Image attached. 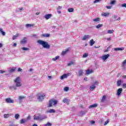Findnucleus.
I'll use <instances>...</instances> for the list:
<instances>
[{
    "label": "nucleus",
    "instance_id": "nucleus-28",
    "mask_svg": "<svg viewBox=\"0 0 126 126\" xmlns=\"http://www.w3.org/2000/svg\"><path fill=\"white\" fill-rule=\"evenodd\" d=\"M19 36V33H17L16 35H15L13 36L12 39L15 40L16 39H17V37Z\"/></svg>",
    "mask_w": 126,
    "mask_h": 126
},
{
    "label": "nucleus",
    "instance_id": "nucleus-35",
    "mask_svg": "<svg viewBox=\"0 0 126 126\" xmlns=\"http://www.w3.org/2000/svg\"><path fill=\"white\" fill-rule=\"evenodd\" d=\"M9 89H13V90H16V87L14 86H11L9 87Z\"/></svg>",
    "mask_w": 126,
    "mask_h": 126
},
{
    "label": "nucleus",
    "instance_id": "nucleus-3",
    "mask_svg": "<svg viewBox=\"0 0 126 126\" xmlns=\"http://www.w3.org/2000/svg\"><path fill=\"white\" fill-rule=\"evenodd\" d=\"M14 82L16 87H20L22 84L21 83V80L19 77H17L14 80Z\"/></svg>",
    "mask_w": 126,
    "mask_h": 126
},
{
    "label": "nucleus",
    "instance_id": "nucleus-58",
    "mask_svg": "<svg viewBox=\"0 0 126 126\" xmlns=\"http://www.w3.org/2000/svg\"><path fill=\"white\" fill-rule=\"evenodd\" d=\"M106 34V32L105 31H103L101 32V35H105Z\"/></svg>",
    "mask_w": 126,
    "mask_h": 126
},
{
    "label": "nucleus",
    "instance_id": "nucleus-53",
    "mask_svg": "<svg viewBox=\"0 0 126 126\" xmlns=\"http://www.w3.org/2000/svg\"><path fill=\"white\" fill-rule=\"evenodd\" d=\"M31 119V116L29 115L28 117L27 118V120L28 121H29V120H30Z\"/></svg>",
    "mask_w": 126,
    "mask_h": 126
},
{
    "label": "nucleus",
    "instance_id": "nucleus-57",
    "mask_svg": "<svg viewBox=\"0 0 126 126\" xmlns=\"http://www.w3.org/2000/svg\"><path fill=\"white\" fill-rule=\"evenodd\" d=\"M5 72V71H3L2 70H0V73H4Z\"/></svg>",
    "mask_w": 126,
    "mask_h": 126
},
{
    "label": "nucleus",
    "instance_id": "nucleus-56",
    "mask_svg": "<svg viewBox=\"0 0 126 126\" xmlns=\"http://www.w3.org/2000/svg\"><path fill=\"white\" fill-rule=\"evenodd\" d=\"M122 86L123 88H126V84H123Z\"/></svg>",
    "mask_w": 126,
    "mask_h": 126
},
{
    "label": "nucleus",
    "instance_id": "nucleus-54",
    "mask_svg": "<svg viewBox=\"0 0 126 126\" xmlns=\"http://www.w3.org/2000/svg\"><path fill=\"white\" fill-rule=\"evenodd\" d=\"M106 8H107V9H111L112 6H106Z\"/></svg>",
    "mask_w": 126,
    "mask_h": 126
},
{
    "label": "nucleus",
    "instance_id": "nucleus-30",
    "mask_svg": "<svg viewBox=\"0 0 126 126\" xmlns=\"http://www.w3.org/2000/svg\"><path fill=\"white\" fill-rule=\"evenodd\" d=\"M0 32L3 36H5V32H3L2 29H0Z\"/></svg>",
    "mask_w": 126,
    "mask_h": 126
},
{
    "label": "nucleus",
    "instance_id": "nucleus-55",
    "mask_svg": "<svg viewBox=\"0 0 126 126\" xmlns=\"http://www.w3.org/2000/svg\"><path fill=\"white\" fill-rule=\"evenodd\" d=\"M63 7H62V6H58V7L57 8V10H59V9H62Z\"/></svg>",
    "mask_w": 126,
    "mask_h": 126
},
{
    "label": "nucleus",
    "instance_id": "nucleus-40",
    "mask_svg": "<svg viewBox=\"0 0 126 126\" xmlns=\"http://www.w3.org/2000/svg\"><path fill=\"white\" fill-rule=\"evenodd\" d=\"M33 26V25L32 24H27L26 25V27L27 28H30L31 27H32Z\"/></svg>",
    "mask_w": 126,
    "mask_h": 126
},
{
    "label": "nucleus",
    "instance_id": "nucleus-17",
    "mask_svg": "<svg viewBox=\"0 0 126 126\" xmlns=\"http://www.w3.org/2000/svg\"><path fill=\"white\" fill-rule=\"evenodd\" d=\"M24 99H25V96H20L18 97V100L20 102H22V100H24Z\"/></svg>",
    "mask_w": 126,
    "mask_h": 126
},
{
    "label": "nucleus",
    "instance_id": "nucleus-37",
    "mask_svg": "<svg viewBox=\"0 0 126 126\" xmlns=\"http://www.w3.org/2000/svg\"><path fill=\"white\" fill-rule=\"evenodd\" d=\"M126 60H124L122 63V66H123V67H125V66H126Z\"/></svg>",
    "mask_w": 126,
    "mask_h": 126
},
{
    "label": "nucleus",
    "instance_id": "nucleus-18",
    "mask_svg": "<svg viewBox=\"0 0 126 126\" xmlns=\"http://www.w3.org/2000/svg\"><path fill=\"white\" fill-rule=\"evenodd\" d=\"M42 37L49 38L50 37V34L48 33H43L41 34Z\"/></svg>",
    "mask_w": 126,
    "mask_h": 126
},
{
    "label": "nucleus",
    "instance_id": "nucleus-59",
    "mask_svg": "<svg viewBox=\"0 0 126 126\" xmlns=\"http://www.w3.org/2000/svg\"><path fill=\"white\" fill-rule=\"evenodd\" d=\"M16 46H17V44L16 43H14L13 44V47H16Z\"/></svg>",
    "mask_w": 126,
    "mask_h": 126
},
{
    "label": "nucleus",
    "instance_id": "nucleus-11",
    "mask_svg": "<svg viewBox=\"0 0 126 126\" xmlns=\"http://www.w3.org/2000/svg\"><path fill=\"white\" fill-rule=\"evenodd\" d=\"M123 93V89L122 88H119L117 90V95L118 96H121V94Z\"/></svg>",
    "mask_w": 126,
    "mask_h": 126
},
{
    "label": "nucleus",
    "instance_id": "nucleus-49",
    "mask_svg": "<svg viewBox=\"0 0 126 126\" xmlns=\"http://www.w3.org/2000/svg\"><path fill=\"white\" fill-rule=\"evenodd\" d=\"M73 63H74L73 62H70L69 63H68V64H67V65H68V66H70V65L73 64Z\"/></svg>",
    "mask_w": 126,
    "mask_h": 126
},
{
    "label": "nucleus",
    "instance_id": "nucleus-45",
    "mask_svg": "<svg viewBox=\"0 0 126 126\" xmlns=\"http://www.w3.org/2000/svg\"><path fill=\"white\" fill-rule=\"evenodd\" d=\"M102 0H95L94 1V3H97L98 2H100V1H101Z\"/></svg>",
    "mask_w": 126,
    "mask_h": 126
},
{
    "label": "nucleus",
    "instance_id": "nucleus-31",
    "mask_svg": "<svg viewBox=\"0 0 126 126\" xmlns=\"http://www.w3.org/2000/svg\"><path fill=\"white\" fill-rule=\"evenodd\" d=\"M95 27L97 29H99V28L103 27V24H98V25H96Z\"/></svg>",
    "mask_w": 126,
    "mask_h": 126
},
{
    "label": "nucleus",
    "instance_id": "nucleus-50",
    "mask_svg": "<svg viewBox=\"0 0 126 126\" xmlns=\"http://www.w3.org/2000/svg\"><path fill=\"white\" fill-rule=\"evenodd\" d=\"M122 7H126V3H123L121 5Z\"/></svg>",
    "mask_w": 126,
    "mask_h": 126
},
{
    "label": "nucleus",
    "instance_id": "nucleus-16",
    "mask_svg": "<svg viewBox=\"0 0 126 126\" xmlns=\"http://www.w3.org/2000/svg\"><path fill=\"white\" fill-rule=\"evenodd\" d=\"M11 116H12V114H4L3 117L4 119H8V118L10 117Z\"/></svg>",
    "mask_w": 126,
    "mask_h": 126
},
{
    "label": "nucleus",
    "instance_id": "nucleus-1",
    "mask_svg": "<svg viewBox=\"0 0 126 126\" xmlns=\"http://www.w3.org/2000/svg\"><path fill=\"white\" fill-rule=\"evenodd\" d=\"M37 43L39 45H41V46H42V47H43V48H44V49H47V50H49V49H50V48H51V45H50V44H49V43H48L47 42H46L44 40H38L37 41Z\"/></svg>",
    "mask_w": 126,
    "mask_h": 126
},
{
    "label": "nucleus",
    "instance_id": "nucleus-6",
    "mask_svg": "<svg viewBox=\"0 0 126 126\" xmlns=\"http://www.w3.org/2000/svg\"><path fill=\"white\" fill-rule=\"evenodd\" d=\"M109 57L110 55L107 54L101 56L100 58L102 61H103L104 62H106V61L109 58Z\"/></svg>",
    "mask_w": 126,
    "mask_h": 126
},
{
    "label": "nucleus",
    "instance_id": "nucleus-61",
    "mask_svg": "<svg viewBox=\"0 0 126 126\" xmlns=\"http://www.w3.org/2000/svg\"><path fill=\"white\" fill-rule=\"evenodd\" d=\"M117 17H118V16L117 15H114L113 16V18L114 19H116V18H117Z\"/></svg>",
    "mask_w": 126,
    "mask_h": 126
},
{
    "label": "nucleus",
    "instance_id": "nucleus-48",
    "mask_svg": "<svg viewBox=\"0 0 126 126\" xmlns=\"http://www.w3.org/2000/svg\"><path fill=\"white\" fill-rule=\"evenodd\" d=\"M52 126V124L48 122L47 124L44 125V126Z\"/></svg>",
    "mask_w": 126,
    "mask_h": 126
},
{
    "label": "nucleus",
    "instance_id": "nucleus-46",
    "mask_svg": "<svg viewBox=\"0 0 126 126\" xmlns=\"http://www.w3.org/2000/svg\"><path fill=\"white\" fill-rule=\"evenodd\" d=\"M116 3V0H113L111 1L110 4L113 5Z\"/></svg>",
    "mask_w": 126,
    "mask_h": 126
},
{
    "label": "nucleus",
    "instance_id": "nucleus-12",
    "mask_svg": "<svg viewBox=\"0 0 126 126\" xmlns=\"http://www.w3.org/2000/svg\"><path fill=\"white\" fill-rule=\"evenodd\" d=\"M16 67H10L9 68L8 71L9 72H14L16 70Z\"/></svg>",
    "mask_w": 126,
    "mask_h": 126
},
{
    "label": "nucleus",
    "instance_id": "nucleus-33",
    "mask_svg": "<svg viewBox=\"0 0 126 126\" xmlns=\"http://www.w3.org/2000/svg\"><path fill=\"white\" fill-rule=\"evenodd\" d=\"M19 117H20V115L18 114H16L15 115V119L16 120H18V119H19Z\"/></svg>",
    "mask_w": 126,
    "mask_h": 126
},
{
    "label": "nucleus",
    "instance_id": "nucleus-9",
    "mask_svg": "<svg viewBox=\"0 0 126 126\" xmlns=\"http://www.w3.org/2000/svg\"><path fill=\"white\" fill-rule=\"evenodd\" d=\"M90 38H91V36L90 35H85L82 38V40H83V41H85L86 40H88Z\"/></svg>",
    "mask_w": 126,
    "mask_h": 126
},
{
    "label": "nucleus",
    "instance_id": "nucleus-22",
    "mask_svg": "<svg viewBox=\"0 0 126 126\" xmlns=\"http://www.w3.org/2000/svg\"><path fill=\"white\" fill-rule=\"evenodd\" d=\"M92 72H93V70H92L88 69V70H86V74H90L92 73Z\"/></svg>",
    "mask_w": 126,
    "mask_h": 126
},
{
    "label": "nucleus",
    "instance_id": "nucleus-64",
    "mask_svg": "<svg viewBox=\"0 0 126 126\" xmlns=\"http://www.w3.org/2000/svg\"><path fill=\"white\" fill-rule=\"evenodd\" d=\"M122 78H124V79H126V75H124L122 76Z\"/></svg>",
    "mask_w": 126,
    "mask_h": 126
},
{
    "label": "nucleus",
    "instance_id": "nucleus-62",
    "mask_svg": "<svg viewBox=\"0 0 126 126\" xmlns=\"http://www.w3.org/2000/svg\"><path fill=\"white\" fill-rule=\"evenodd\" d=\"M9 126H16V125H15L13 124H11L9 125Z\"/></svg>",
    "mask_w": 126,
    "mask_h": 126
},
{
    "label": "nucleus",
    "instance_id": "nucleus-44",
    "mask_svg": "<svg viewBox=\"0 0 126 126\" xmlns=\"http://www.w3.org/2000/svg\"><path fill=\"white\" fill-rule=\"evenodd\" d=\"M109 122H110V120L108 119L106 121L104 122V126H107V125L109 124Z\"/></svg>",
    "mask_w": 126,
    "mask_h": 126
},
{
    "label": "nucleus",
    "instance_id": "nucleus-19",
    "mask_svg": "<svg viewBox=\"0 0 126 126\" xmlns=\"http://www.w3.org/2000/svg\"><path fill=\"white\" fill-rule=\"evenodd\" d=\"M27 122V120L26 119H22L20 120V123L21 125H22L23 124H25Z\"/></svg>",
    "mask_w": 126,
    "mask_h": 126
},
{
    "label": "nucleus",
    "instance_id": "nucleus-34",
    "mask_svg": "<svg viewBox=\"0 0 126 126\" xmlns=\"http://www.w3.org/2000/svg\"><path fill=\"white\" fill-rule=\"evenodd\" d=\"M63 103H65L66 104H68V99L67 98H65L63 99Z\"/></svg>",
    "mask_w": 126,
    "mask_h": 126
},
{
    "label": "nucleus",
    "instance_id": "nucleus-47",
    "mask_svg": "<svg viewBox=\"0 0 126 126\" xmlns=\"http://www.w3.org/2000/svg\"><path fill=\"white\" fill-rule=\"evenodd\" d=\"M87 57H88V54H87V53H85L83 55V58H87Z\"/></svg>",
    "mask_w": 126,
    "mask_h": 126
},
{
    "label": "nucleus",
    "instance_id": "nucleus-15",
    "mask_svg": "<svg viewBox=\"0 0 126 126\" xmlns=\"http://www.w3.org/2000/svg\"><path fill=\"white\" fill-rule=\"evenodd\" d=\"M46 112L47 113H49V114H52L53 113H56V110H55V109H51L48 110Z\"/></svg>",
    "mask_w": 126,
    "mask_h": 126
},
{
    "label": "nucleus",
    "instance_id": "nucleus-21",
    "mask_svg": "<svg viewBox=\"0 0 126 126\" xmlns=\"http://www.w3.org/2000/svg\"><path fill=\"white\" fill-rule=\"evenodd\" d=\"M51 101L52 102V104L56 106L58 104V100H55V99H52L51 100Z\"/></svg>",
    "mask_w": 126,
    "mask_h": 126
},
{
    "label": "nucleus",
    "instance_id": "nucleus-4",
    "mask_svg": "<svg viewBox=\"0 0 126 126\" xmlns=\"http://www.w3.org/2000/svg\"><path fill=\"white\" fill-rule=\"evenodd\" d=\"M46 96V95L45 94H37V100L39 102L42 101V100H44L45 99V97Z\"/></svg>",
    "mask_w": 126,
    "mask_h": 126
},
{
    "label": "nucleus",
    "instance_id": "nucleus-60",
    "mask_svg": "<svg viewBox=\"0 0 126 126\" xmlns=\"http://www.w3.org/2000/svg\"><path fill=\"white\" fill-rule=\"evenodd\" d=\"M57 12L58 13H59V14H61V13H62V12L61 11V10H57Z\"/></svg>",
    "mask_w": 126,
    "mask_h": 126
},
{
    "label": "nucleus",
    "instance_id": "nucleus-13",
    "mask_svg": "<svg viewBox=\"0 0 126 126\" xmlns=\"http://www.w3.org/2000/svg\"><path fill=\"white\" fill-rule=\"evenodd\" d=\"M124 83V80H119L117 82V86H121L122 85V83Z\"/></svg>",
    "mask_w": 126,
    "mask_h": 126
},
{
    "label": "nucleus",
    "instance_id": "nucleus-41",
    "mask_svg": "<svg viewBox=\"0 0 126 126\" xmlns=\"http://www.w3.org/2000/svg\"><path fill=\"white\" fill-rule=\"evenodd\" d=\"M22 50H23V51H29V50H30V49H29L28 48H26V47H22Z\"/></svg>",
    "mask_w": 126,
    "mask_h": 126
},
{
    "label": "nucleus",
    "instance_id": "nucleus-43",
    "mask_svg": "<svg viewBox=\"0 0 126 126\" xmlns=\"http://www.w3.org/2000/svg\"><path fill=\"white\" fill-rule=\"evenodd\" d=\"M52 105H53V102L52 101V100H51L50 101H49V108H51V107H52Z\"/></svg>",
    "mask_w": 126,
    "mask_h": 126
},
{
    "label": "nucleus",
    "instance_id": "nucleus-36",
    "mask_svg": "<svg viewBox=\"0 0 126 126\" xmlns=\"http://www.w3.org/2000/svg\"><path fill=\"white\" fill-rule=\"evenodd\" d=\"M106 95H103L101 98V102H105L106 100Z\"/></svg>",
    "mask_w": 126,
    "mask_h": 126
},
{
    "label": "nucleus",
    "instance_id": "nucleus-38",
    "mask_svg": "<svg viewBox=\"0 0 126 126\" xmlns=\"http://www.w3.org/2000/svg\"><path fill=\"white\" fill-rule=\"evenodd\" d=\"M68 90H69V87H65L64 88V91H65V92H67V91H68Z\"/></svg>",
    "mask_w": 126,
    "mask_h": 126
},
{
    "label": "nucleus",
    "instance_id": "nucleus-7",
    "mask_svg": "<svg viewBox=\"0 0 126 126\" xmlns=\"http://www.w3.org/2000/svg\"><path fill=\"white\" fill-rule=\"evenodd\" d=\"M69 73L63 74L60 77V79H61V80H63L64 78H67V77L69 76Z\"/></svg>",
    "mask_w": 126,
    "mask_h": 126
},
{
    "label": "nucleus",
    "instance_id": "nucleus-10",
    "mask_svg": "<svg viewBox=\"0 0 126 126\" xmlns=\"http://www.w3.org/2000/svg\"><path fill=\"white\" fill-rule=\"evenodd\" d=\"M53 15L52 14H48L44 16V18L46 19V20H48V19H50L52 17Z\"/></svg>",
    "mask_w": 126,
    "mask_h": 126
},
{
    "label": "nucleus",
    "instance_id": "nucleus-51",
    "mask_svg": "<svg viewBox=\"0 0 126 126\" xmlns=\"http://www.w3.org/2000/svg\"><path fill=\"white\" fill-rule=\"evenodd\" d=\"M110 46H109L107 48V49L106 50H105L104 51V53H106V52H108V51H109V49H110Z\"/></svg>",
    "mask_w": 126,
    "mask_h": 126
},
{
    "label": "nucleus",
    "instance_id": "nucleus-23",
    "mask_svg": "<svg viewBox=\"0 0 126 126\" xmlns=\"http://www.w3.org/2000/svg\"><path fill=\"white\" fill-rule=\"evenodd\" d=\"M27 42V38L25 37L24 39L21 41V44H25Z\"/></svg>",
    "mask_w": 126,
    "mask_h": 126
},
{
    "label": "nucleus",
    "instance_id": "nucleus-25",
    "mask_svg": "<svg viewBox=\"0 0 126 126\" xmlns=\"http://www.w3.org/2000/svg\"><path fill=\"white\" fill-rule=\"evenodd\" d=\"M69 50L68 49H66L65 51H63L62 53V56H64V55H66V54L69 51Z\"/></svg>",
    "mask_w": 126,
    "mask_h": 126
},
{
    "label": "nucleus",
    "instance_id": "nucleus-26",
    "mask_svg": "<svg viewBox=\"0 0 126 126\" xmlns=\"http://www.w3.org/2000/svg\"><path fill=\"white\" fill-rule=\"evenodd\" d=\"M98 106V104L97 103L91 105L89 107V108H96Z\"/></svg>",
    "mask_w": 126,
    "mask_h": 126
},
{
    "label": "nucleus",
    "instance_id": "nucleus-52",
    "mask_svg": "<svg viewBox=\"0 0 126 126\" xmlns=\"http://www.w3.org/2000/svg\"><path fill=\"white\" fill-rule=\"evenodd\" d=\"M18 71L19 72H20V71H22V69H21V68H20V67H18Z\"/></svg>",
    "mask_w": 126,
    "mask_h": 126
},
{
    "label": "nucleus",
    "instance_id": "nucleus-63",
    "mask_svg": "<svg viewBox=\"0 0 126 126\" xmlns=\"http://www.w3.org/2000/svg\"><path fill=\"white\" fill-rule=\"evenodd\" d=\"M91 124H92V125H94V124H95V121H91Z\"/></svg>",
    "mask_w": 126,
    "mask_h": 126
},
{
    "label": "nucleus",
    "instance_id": "nucleus-20",
    "mask_svg": "<svg viewBox=\"0 0 126 126\" xmlns=\"http://www.w3.org/2000/svg\"><path fill=\"white\" fill-rule=\"evenodd\" d=\"M83 75V70H80L78 71V76H82Z\"/></svg>",
    "mask_w": 126,
    "mask_h": 126
},
{
    "label": "nucleus",
    "instance_id": "nucleus-32",
    "mask_svg": "<svg viewBox=\"0 0 126 126\" xmlns=\"http://www.w3.org/2000/svg\"><path fill=\"white\" fill-rule=\"evenodd\" d=\"M115 31L113 30H109L107 31V33L109 34H113Z\"/></svg>",
    "mask_w": 126,
    "mask_h": 126
},
{
    "label": "nucleus",
    "instance_id": "nucleus-2",
    "mask_svg": "<svg viewBox=\"0 0 126 126\" xmlns=\"http://www.w3.org/2000/svg\"><path fill=\"white\" fill-rule=\"evenodd\" d=\"M47 115L39 114H36L33 116V120H35V121H42L47 119Z\"/></svg>",
    "mask_w": 126,
    "mask_h": 126
},
{
    "label": "nucleus",
    "instance_id": "nucleus-8",
    "mask_svg": "<svg viewBox=\"0 0 126 126\" xmlns=\"http://www.w3.org/2000/svg\"><path fill=\"white\" fill-rule=\"evenodd\" d=\"M5 102L9 103H14V101L9 97L5 99Z\"/></svg>",
    "mask_w": 126,
    "mask_h": 126
},
{
    "label": "nucleus",
    "instance_id": "nucleus-42",
    "mask_svg": "<svg viewBox=\"0 0 126 126\" xmlns=\"http://www.w3.org/2000/svg\"><path fill=\"white\" fill-rule=\"evenodd\" d=\"M73 8H69L68 9V12H73Z\"/></svg>",
    "mask_w": 126,
    "mask_h": 126
},
{
    "label": "nucleus",
    "instance_id": "nucleus-29",
    "mask_svg": "<svg viewBox=\"0 0 126 126\" xmlns=\"http://www.w3.org/2000/svg\"><path fill=\"white\" fill-rule=\"evenodd\" d=\"M90 46H93L94 44H95V41H94V40L93 39H91L90 40Z\"/></svg>",
    "mask_w": 126,
    "mask_h": 126
},
{
    "label": "nucleus",
    "instance_id": "nucleus-27",
    "mask_svg": "<svg viewBox=\"0 0 126 126\" xmlns=\"http://www.w3.org/2000/svg\"><path fill=\"white\" fill-rule=\"evenodd\" d=\"M60 59V56H56V57L52 59V61L53 62H56V61H57V60H59Z\"/></svg>",
    "mask_w": 126,
    "mask_h": 126
},
{
    "label": "nucleus",
    "instance_id": "nucleus-14",
    "mask_svg": "<svg viewBox=\"0 0 126 126\" xmlns=\"http://www.w3.org/2000/svg\"><path fill=\"white\" fill-rule=\"evenodd\" d=\"M124 50H125L124 47L114 48V50L116 52H118L119 51H124Z\"/></svg>",
    "mask_w": 126,
    "mask_h": 126
},
{
    "label": "nucleus",
    "instance_id": "nucleus-24",
    "mask_svg": "<svg viewBox=\"0 0 126 126\" xmlns=\"http://www.w3.org/2000/svg\"><path fill=\"white\" fill-rule=\"evenodd\" d=\"M110 13H103L101 14L102 16H104V17H107V16H109Z\"/></svg>",
    "mask_w": 126,
    "mask_h": 126
},
{
    "label": "nucleus",
    "instance_id": "nucleus-5",
    "mask_svg": "<svg viewBox=\"0 0 126 126\" xmlns=\"http://www.w3.org/2000/svg\"><path fill=\"white\" fill-rule=\"evenodd\" d=\"M99 82L98 81H95L90 87V91H93L95 88H96V85H98Z\"/></svg>",
    "mask_w": 126,
    "mask_h": 126
},
{
    "label": "nucleus",
    "instance_id": "nucleus-39",
    "mask_svg": "<svg viewBox=\"0 0 126 126\" xmlns=\"http://www.w3.org/2000/svg\"><path fill=\"white\" fill-rule=\"evenodd\" d=\"M93 21H94V22H98V21H100V18H96L95 19H94Z\"/></svg>",
    "mask_w": 126,
    "mask_h": 126
}]
</instances>
